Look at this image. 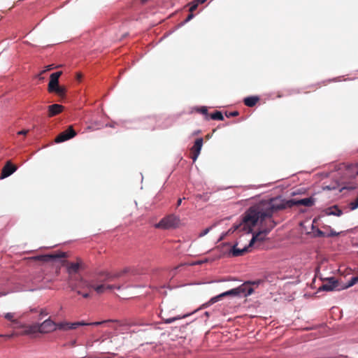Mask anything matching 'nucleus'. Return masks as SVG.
Masks as SVG:
<instances>
[{
	"mask_svg": "<svg viewBox=\"0 0 358 358\" xmlns=\"http://www.w3.org/2000/svg\"><path fill=\"white\" fill-rule=\"evenodd\" d=\"M238 243H236L233 246H231V243L229 242L222 243L220 247L222 248V253L223 255H227L230 257H240L243 255L245 253L250 252L246 246L243 248H237ZM222 257V255L219 256V258Z\"/></svg>",
	"mask_w": 358,
	"mask_h": 358,
	"instance_id": "nucleus-6",
	"label": "nucleus"
},
{
	"mask_svg": "<svg viewBox=\"0 0 358 358\" xmlns=\"http://www.w3.org/2000/svg\"><path fill=\"white\" fill-rule=\"evenodd\" d=\"M29 132V130L28 129H22L19 131H17V134L18 135H23V136H26Z\"/></svg>",
	"mask_w": 358,
	"mask_h": 358,
	"instance_id": "nucleus-47",
	"label": "nucleus"
},
{
	"mask_svg": "<svg viewBox=\"0 0 358 358\" xmlns=\"http://www.w3.org/2000/svg\"><path fill=\"white\" fill-rule=\"evenodd\" d=\"M225 281H227V280H226V279L222 278V279H220V280H216L215 282H225Z\"/></svg>",
	"mask_w": 358,
	"mask_h": 358,
	"instance_id": "nucleus-55",
	"label": "nucleus"
},
{
	"mask_svg": "<svg viewBox=\"0 0 358 358\" xmlns=\"http://www.w3.org/2000/svg\"><path fill=\"white\" fill-rule=\"evenodd\" d=\"M128 272L129 268H125L122 271L115 273L106 271H97L90 274L87 279L83 276H79L77 278V287L81 289H89V292H83L81 290L78 289L76 293L85 299H89L92 296V292L100 295L107 290H120L122 289V285H110L107 282L119 278Z\"/></svg>",
	"mask_w": 358,
	"mask_h": 358,
	"instance_id": "nucleus-1",
	"label": "nucleus"
},
{
	"mask_svg": "<svg viewBox=\"0 0 358 358\" xmlns=\"http://www.w3.org/2000/svg\"><path fill=\"white\" fill-rule=\"evenodd\" d=\"M69 330L70 329H76L77 328L79 327V324L78 323V322H69Z\"/></svg>",
	"mask_w": 358,
	"mask_h": 358,
	"instance_id": "nucleus-40",
	"label": "nucleus"
},
{
	"mask_svg": "<svg viewBox=\"0 0 358 358\" xmlns=\"http://www.w3.org/2000/svg\"><path fill=\"white\" fill-rule=\"evenodd\" d=\"M222 121L224 120V115L220 110H215L209 115V120Z\"/></svg>",
	"mask_w": 358,
	"mask_h": 358,
	"instance_id": "nucleus-28",
	"label": "nucleus"
},
{
	"mask_svg": "<svg viewBox=\"0 0 358 358\" xmlns=\"http://www.w3.org/2000/svg\"><path fill=\"white\" fill-rule=\"evenodd\" d=\"M193 110L196 112L202 114L204 115V118L206 120H209V113L208 110V107L206 106H195L193 108Z\"/></svg>",
	"mask_w": 358,
	"mask_h": 358,
	"instance_id": "nucleus-25",
	"label": "nucleus"
},
{
	"mask_svg": "<svg viewBox=\"0 0 358 358\" xmlns=\"http://www.w3.org/2000/svg\"><path fill=\"white\" fill-rule=\"evenodd\" d=\"M229 232L228 231H224L222 232L220 235V237L219 238L217 239V241L220 242V241H222V240H224L228 235H229Z\"/></svg>",
	"mask_w": 358,
	"mask_h": 358,
	"instance_id": "nucleus-42",
	"label": "nucleus"
},
{
	"mask_svg": "<svg viewBox=\"0 0 358 358\" xmlns=\"http://www.w3.org/2000/svg\"><path fill=\"white\" fill-rule=\"evenodd\" d=\"M254 227L255 226H252V224H250L249 226H244L242 227V231H245L247 234H252V236H257V242H264L266 240V238L263 236L259 231H254Z\"/></svg>",
	"mask_w": 358,
	"mask_h": 358,
	"instance_id": "nucleus-20",
	"label": "nucleus"
},
{
	"mask_svg": "<svg viewBox=\"0 0 358 358\" xmlns=\"http://www.w3.org/2000/svg\"><path fill=\"white\" fill-rule=\"evenodd\" d=\"M249 210V208L245 210V212L242 215V218H241V221L240 222V223L238 224H234L232 225V227L229 229V230L227 231L229 232V234H231L233 233H234L237 229H238L241 226H243V227L244 226H248V224H252V226H257V225H262L264 222H257V223H254L252 220H246V218H247V213H248V211Z\"/></svg>",
	"mask_w": 358,
	"mask_h": 358,
	"instance_id": "nucleus-13",
	"label": "nucleus"
},
{
	"mask_svg": "<svg viewBox=\"0 0 358 358\" xmlns=\"http://www.w3.org/2000/svg\"><path fill=\"white\" fill-rule=\"evenodd\" d=\"M305 189L304 188H300V189H298L295 191H293L292 193H291V196H294L296 195H299V194H302L303 193H305Z\"/></svg>",
	"mask_w": 358,
	"mask_h": 358,
	"instance_id": "nucleus-38",
	"label": "nucleus"
},
{
	"mask_svg": "<svg viewBox=\"0 0 358 358\" xmlns=\"http://www.w3.org/2000/svg\"><path fill=\"white\" fill-rule=\"evenodd\" d=\"M173 322H176V318H174V317L164 320V323H165V324H171Z\"/></svg>",
	"mask_w": 358,
	"mask_h": 358,
	"instance_id": "nucleus-45",
	"label": "nucleus"
},
{
	"mask_svg": "<svg viewBox=\"0 0 358 358\" xmlns=\"http://www.w3.org/2000/svg\"><path fill=\"white\" fill-rule=\"evenodd\" d=\"M77 135L72 125H69L66 130L59 134L55 138L56 143H61L72 139Z\"/></svg>",
	"mask_w": 358,
	"mask_h": 358,
	"instance_id": "nucleus-12",
	"label": "nucleus"
},
{
	"mask_svg": "<svg viewBox=\"0 0 358 358\" xmlns=\"http://www.w3.org/2000/svg\"><path fill=\"white\" fill-rule=\"evenodd\" d=\"M64 106L59 103H53L48 107V112L50 116H55L59 114L64 110Z\"/></svg>",
	"mask_w": 358,
	"mask_h": 358,
	"instance_id": "nucleus-22",
	"label": "nucleus"
},
{
	"mask_svg": "<svg viewBox=\"0 0 358 358\" xmlns=\"http://www.w3.org/2000/svg\"><path fill=\"white\" fill-rule=\"evenodd\" d=\"M358 283V275L351 277L348 282L341 287V289H346Z\"/></svg>",
	"mask_w": 358,
	"mask_h": 358,
	"instance_id": "nucleus-27",
	"label": "nucleus"
},
{
	"mask_svg": "<svg viewBox=\"0 0 358 358\" xmlns=\"http://www.w3.org/2000/svg\"><path fill=\"white\" fill-rule=\"evenodd\" d=\"M267 218L264 220L266 221ZM268 222H267V227L268 228H271V230H272L276 225L277 222L273 219V216L271 217L268 218Z\"/></svg>",
	"mask_w": 358,
	"mask_h": 358,
	"instance_id": "nucleus-32",
	"label": "nucleus"
},
{
	"mask_svg": "<svg viewBox=\"0 0 358 358\" xmlns=\"http://www.w3.org/2000/svg\"><path fill=\"white\" fill-rule=\"evenodd\" d=\"M213 226H210V227H208L206 229H204L200 234H199V237H203L204 236H206V234H208L210 231L211 229H213Z\"/></svg>",
	"mask_w": 358,
	"mask_h": 358,
	"instance_id": "nucleus-39",
	"label": "nucleus"
},
{
	"mask_svg": "<svg viewBox=\"0 0 358 358\" xmlns=\"http://www.w3.org/2000/svg\"><path fill=\"white\" fill-rule=\"evenodd\" d=\"M19 331L17 333H13L10 334H0V337H3L7 339H11L14 336L21 335L22 329H17Z\"/></svg>",
	"mask_w": 358,
	"mask_h": 358,
	"instance_id": "nucleus-33",
	"label": "nucleus"
},
{
	"mask_svg": "<svg viewBox=\"0 0 358 358\" xmlns=\"http://www.w3.org/2000/svg\"><path fill=\"white\" fill-rule=\"evenodd\" d=\"M69 322H55V331L56 330H69Z\"/></svg>",
	"mask_w": 358,
	"mask_h": 358,
	"instance_id": "nucleus-29",
	"label": "nucleus"
},
{
	"mask_svg": "<svg viewBox=\"0 0 358 358\" xmlns=\"http://www.w3.org/2000/svg\"><path fill=\"white\" fill-rule=\"evenodd\" d=\"M325 229H329V233L328 234H326V237H334V236H339L340 234H343V231H341V232H336L334 229H333L331 228V226H329V225H324L323 227Z\"/></svg>",
	"mask_w": 358,
	"mask_h": 358,
	"instance_id": "nucleus-30",
	"label": "nucleus"
},
{
	"mask_svg": "<svg viewBox=\"0 0 358 358\" xmlns=\"http://www.w3.org/2000/svg\"><path fill=\"white\" fill-rule=\"evenodd\" d=\"M324 282L318 288L317 292H333V291H341L343 290L340 287V282L334 276H331L324 278Z\"/></svg>",
	"mask_w": 358,
	"mask_h": 358,
	"instance_id": "nucleus-9",
	"label": "nucleus"
},
{
	"mask_svg": "<svg viewBox=\"0 0 358 358\" xmlns=\"http://www.w3.org/2000/svg\"><path fill=\"white\" fill-rule=\"evenodd\" d=\"M4 318L10 322V326L12 328L15 329H22L25 331V327H27V324L22 323L18 320L14 319V313H6L3 315Z\"/></svg>",
	"mask_w": 358,
	"mask_h": 358,
	"instance_id": "nucleus-17",
	"label": "nucleus"
},
{
	"mask_svg": "<svg viewBox=\"0 0 358 358\" xmlns=\"http://www.w3.org/2000/svg\"><path fill=\"white\" fill-rule=\"evenodd\" d=\"M48 313L45 310L41 309L40 311V318L41 319L44 316L47 315Z\"/></svg>",
	"mask_w": 358,
	"mask_h": 358,
	"instance_id": "nucleus-49",
	"label": "nucleus"
},
{
	"mask_svg": "<svg viewBox=\"0 0 358 358\" xmlns=\"http://www.w3.org/2000/svg\"><path fill=\"white\" fill-rule=\"evenodd\" d=\"M62 71H57L50 75L48 91L55 94L61 101L67 99L68 87L66 85L59 84V77L62 75Z\"/></svg>",
	"mask_w": 358,
	"mask_h": 358,
	"instance_id": "nucleus-3",
	"label": "nucleus"
},
{
	"mask_svg": "<svg viewBox=\"0 0 358 358\" xmlns=\"http://www.w3.org/2000/svg\"><path fill=\"white\" fill-rule=\"evenodd\" d=\"M107 322H108L107 320H101V321H98V322H89V325L90 326H99L102 324L106 323Z\"/></svg>",
	"mask_w": 358,
	"mask_h": 358,
	"instance_id": "nucleus-41",
	"label": "nucleus"
},
{
	"mask_svg": "<svg viewBox=\"0 0 358 358\" xmlns=\"http://www.w3.org/2000/svg\"><path fill=\"white\" fill-rule=\"evenodd\" d=\"M322 212L324 213V215L327 216L334 215L336 217H340L343 214V210L341 209L339 206L336 204L324 208L322 210Z\"/></svg>",
	"mask_w": 358,
	"mask_h": 358,
	"instance_id": "nucleus-19",
	"label": "nucleus"
},
{
	"mask_svg": "<svg viewBox=\"0 0 358 358\" xmlns=\"http://www.w3.org/2000/svg\"><path fill=\"white\" fill-rule=\"evenodd\" d=\"M203 314H204V315H205V316H206L207 317H208L210 316V312H208V311H206V312H204V313H203Z\"/></svg>",
	"mask_w": 358,
	"mask_h": 358,
	"instance_id": "nucleus-54",
	"label": "nucleus"
},
{
	"mask_svg": "<svg viewBox=\"0 0 358 358\" xmlns=\"http://www.w3.org/2000/svg\"><path fill=\"white\" fill-rule=\"evenodd\" d=\"M201 132L200 130H196V131H194V133H193V135H197L198 134H199Z\"/></svg>",
	"mask_w": 358,
	"mask_h": 358,
	"instance_id": "nucleus-56",
	"label": "nucleus"
},
{
	"mask_svg": "<svg viewBox=\"0 0 358 358\" xmlns=\"http://www.w3.org/2000/svg\"><path fill=\"white\" fill-rule=\"evenodd\" d=\"M63 264L65 265L66 271L69 275V278L72 280L78 282L77 278L81 276L80 272L84 271L86 268V265L80 258H78L76 262L65 261Z\"/></svg>",
	"mask_w": 358,
	"mask_h": 358,
	"instance_id": "nucleus-5",
	"label": "nucleus"
},
{
	"mask_svg": "<svg viewBox=\"0 0 358 358\" xmlns=\"http://www.w3.org/2000/svg\"><path fill=\"white\" fill-rule=\"evenodd\" d=\"M235 297H247L250 296L254 292V289L249 286L246 281L244 282L242 285L232 288Z\"/></svg>",
	"mask_w": 358,
	"mask_h": 358,
	"instance_id": "nucleus-11",
	"label": "nucleus"
},
{
	"mask_svg": "<svg viewBox=\"0 0 358 358\" xmlns=\"http://www.w3.org/2000/svg\"><path fill=\"white\" fill-rule=\"evenodd\" d=\"M296 206V199H282L281 196L262 199L249 207L246 220H252L255 224L258 221L264 222L271 217L274 213Z\"/></svg>",
	"mask_w": 358,
	"mask_h": 358,
	"instance_id": "nucleus-2",
	"label": "nucleus"
},
{
	"mask_svg": "<svg viewBox=\"0 0 358 358\" xmlns=\"http://www.w3.org/2000/svg\"><path fill=\"white\" fill-rule=\"evenodd\" d=\"M78 323L79 324V327L90 326L89 322H86L84 320L78 321Z\"/></svg>",
	"mask_w": 358,
	"mask_h": 358,
	"instance_id": "nucleus-50",
	"label": "nucleus"
},
{
	"mask_svg": "<svg viewBox=\"0 0 358 358\" xmlns=\"http://www.w3.org/2000/svg\"><path fill=\"white\" fill-rule=\"evenodd\" d=\"M263 282H264V280H262V279L246 281V283H248L249 285V286H250V287H251V285H255L256 287H258L260 285H262Z\"/></svg>",
	"mask_w": 358,
	"mask_h": 358,
	"instance_id": "nucleus-31",
	"label": "nucleus"
},
{
	"mask_svg": "<svg viewBox=\"0 0 358 358\" xmlns=\"http://www.w3.org/2000/svg\"><path fill=\"white\" fill-rule=\"evenodd\" d=\"M195 17V15L193 13H190L188 14V15L187 16V17L182 21L180 23H179L177 27H176V29L170 32H169L168 34H166L164 37H166V36H169V34H172L176 29H179L182 27H183L185 24H187V22H189L190 20H192L194 17Z\"/></svg>",
	"mask_w": 358,
	"mask_h": 358,
	"instance_id": "nucleus-26",
	"label": "nucleus"
},
{
	"mask_svg": "<svg viewBox=\"0 0 358 358\" xmlns=\"http://www.w3.org/2000/svg\"><path fill=\"white\" fill-rule=\"evenodd\" d=\"M203 145V138H197L194 142V145L190 148V152H191V159H192L193 162H195L199 157L202 147Z\"/></svg>",
	"mask_w": 358,
	"mask_h": 358,
	"instance_id": "nucleus-14",
	"label": "nucleus"
},
{
	"mask_svg": "<svg viewBox=\"0 0 358 358\" xmlns=\"http://www.w3.org/2000/svg\"><path fill=\"white\" fill-rule=\"evenodd\" d=\"M148 122H151V124H152L155 120L152 117H139L138 119H134L132 120H124L123 121V123H127V122H139L141 123L138 126L136 127V128H142V129H153L151 125H149Z\"/></svg>",
	"mask_w": 358,
	"mask_h": 358,
	"instance_id": "nucleus-15",
	"label": "nucleus"
},
{
	"mask_svg": "<svg viewBox=\"0 0 358 358\" xmlns=\"http://www.w3.org/2000/svg\"><path fill=\"white\" fill-rule=\"evenodd\" d=\"M17 170V167L14 165L10 161L6 162L3 167L2 168L0 178L5 179L10 176Z\"/></svg>",
	"mask_w": 358,
	"mask_h": 358,
	"instance_id": "nucleus-18",
	"label": "nucleus"
},
{
	"mask_svg": "<svg viewBox=\"0 0 358 358\" xmlns=\"http://www.w3.org/2000/svg\"><path fill=\"white\" fill-rule=\"evenodd\" d=\"M198 5L204 3L207 0H194Z\"/></svg>",
	"mask_w": 358,
	"mask_h": 358,
	"instance_id": "nucleus-52",
	"label": "nucleus"
},
{
	"mask_svg": "<svg viewBox=\"0 0 358 358\" xmlns=\"http://www.w3.org/2000/svg\"><path fill=\"white\" fill-rule=\"evenodd\" d=\"M209 262V259L205 258L203 259L198 260L194 263V265H201L203 264L207 263Z\"/></svg>",
	"mask_w": 358,
	"mask_h": 358,
	"instance_id": "nucleus-43",
	"label": "nucleus"
},
{
	"mask_svg": "<svg viewBox=\"0 0 358 358\" xmlns=\"http://www.w3.org/2000/svg\"><path fill=\"white\" fill-rule=\"evenodd\" d=\"M277 96H278V98H280V97H282V94H278V95Z\"/></svg>",
	"mask_w": 358,
	"mask_h": 358,
	"instance_id": "nucleus-57",
	"label": "nucleus"
},
{
	"mask_svg": "<svg viewBox=\"0 0 358 358\" xmlns=\"http://www.w3.org/2000/svg\"><path fill=\"white\" fill-rule=\"evenodd\" d=\"M189 7V11L193 13L199 6V5L193 0L188 3Z\"/></svg>",
	"mask_w": 358,
	"mask_h": 358,
	"instance_id": "nucleus-34",
	"label": "nucleus"
},
{
	"mask_svg": "<svg viewBox=\"0 0 358 358\" xmlns=\"http://www.w3.org/2000/svg\"><path fill=\"white\" fill-rule=\"evenodd\" d=\"M257 236H252V238L250 240L248 244L245 245L249 250H250V248H252L255 243H257Z\"/></svg>",
	"mask_w": 358,
	"mask_h": 358,
	"instance_id": "nucleus-35",
	"label": "nucleus"
},
{
	"mask_svg": "<svg viewBox=\"0 0 358 358\" xmlns=\"http://www.w3.org/2000/svg\"><path fill=\"white\" fill-rule=\"evenodd\" d=\"M55 331V322L50 317L45 320L41 323H34L31 325H27L25 327V331H23L20 334L23 336H33L37 333L47 334Z\"/></svg>",
	"mask_w": 358,
	"mask_h": 358,
	"instance_id": "nucleus-4",
	"label": "nucleus"
},
{
	"mask_svg": "<svg viewBox=\"0 0 358 358\" xmlns=\"http://www.w3.org/2000/svg\"><path fill=\"white\" fill-rule=\"evenodd\" d=\"M238 115H239V113L237 110H234V111H230V112L226 111L225 112V115L227 117H236Z\"/></svg>",
	"mask_w": 358,
	"mask_h": 358,
	"instance_id": "nucleus-37",
	"label": "nucleus"
},
{
	"mask_svg": "<svg viewBox=\"0 0 358 358\" xmlns=\"http://www.w3.org/2000/svg\"><path fill=\"white\" fill-rule=\"evenodd\" d=\"M55 68H56V66L54 64H49V65L45 66V71H50V70H52V69H54Z\"/></svg>",
	"mask_w": 358,
	"mask_h": 358,
	"instance_id": "nucleus-48",
	"label": "nucleus"
},
{
	"mask_svg": "<svg viewBox=\"0 0 358 358\" xmlns=\"http://www.w3.org/2000/svg\"><path fill=\"white\" fill-rule=\"evenodd\" d=\"M194 313V312L191 313H187V314H184V315H176V316H175V317H174V318H176V321H177V320H180V319L185 318V317H188V316L191 315H192V314H193Z\"/></svg>",
	"mask_w": 358,
	"mask_h": 358,
	"instance_id": "nucleus-44",
	"label": "nucleus"
},
{
	"mask_svg": "<svg viewBox=\"0 0 358 358\" xmlns=\"http://www.w3.org/2000/svg\"><path fill=\"white\" fill-rule=\"evenodd\" d=\"M271 228H268L267 226L264 229H259V231L263 236H266L271 232Z\"/></svg>",
	"mask_w": 358,
	"mask_h": 358,
	"instance_id": "nucleus-36",
	"label": "nucleus"
},
{
	"mask_svg": "<svg viewBox=\"0 0 358 358\" xmlns=\"http://www.w3.org/2000/svg\"><path fill=\"white\" fill-rule=\"evenodd\" d=\"M185 199V198H183V199ZM182 199L179 198V199H178V201H177L176 207L180 206L181 205V203H182Z\"/></svg>",
	"mask_w": 358,
	"mask_h": 358,
	"instance_id": "nucleus-53",
	"label": "nucleus"
},
{
	"mask_svg": "<svg viewBox=\"0 0 358 358\" xmlns=\"http://www.w3.org/2000/svg\"><path fill=\"white\" fill-rule=\"evenodd\" d=\"M356 186L353 185H345L341 186V183L338 181H334L328 185H325L323 187L324 190H338L339 192H342L344 189L346 190H354L355 189Z\"/></svg>",
	"mask_w": 358,
	"mask_h": 358,
	"instance_id": "nucleus-16",
	"label": "nucleus"
},
{
	"mask_svg": "<svg viewBox=\"0 0 358 358\" xmlns=\"http://www.w3.org/2000/svg\"><path fill=\"white\" fill-rule=\"evenodd\" d=\"M357 174H358V171H357Z\"/></svg>",
	"mask_w": 358,
	"mask_h": 358,
	"instance_id": "nucleus-58",
	"label": "nucleus"
},
{
	"mask_svg": "<svg viewBox=\"0 0 358 358\" xmlns=\"http://www.w3.org/2000/svg\"><path fill=\"white\" fill-rule=\"evenodd\" d=\"M235 297L233 289L223 292L216 296L211 297L207 302L203 303L198 310L207 308L211 305L222 301L225 297Z\"/></svg>",
	"mask_w": 358,
	"mask_h": 358,
	"instance_id": "nucleus-10",
	"label": "nucleus"
},
{
	"mask_svg": "<svg viewBox=\"0 0 358 358\" xmlns=\"http://www.w3.org/2000/svg\"><path fill=\"white\" fill-rule=\"evenodd\" d=\"M117 124V122H116L115 121H113V122H111L110 123L106 124L105 127H106L114 128Z\"/></svg>",
	"mask_w": 358,
	"mask_h": 358,
	"instance_id": "nucleus-46",
	"label": "nucleus"
},
{
	"mask_svg": "<svg viewBox=\"0 0 358 358\" xmlns=\"http://www.w3.org/2000/svg\"><path fill=\"white\" fill-rule=\"evenodd\" d=\"M315 203V199L313 196L307 198H303L300 199H296V206H304L306 207H311Z\"/></svg>",
	"mask_w": 358,
	"mask_h": 358,
	"instance_id": "nucleus-23",
	"label": "nucleus"
},
{
	"mask_svg": "<svg viewBox=\"0 0 358 358\" xmlns=\"http://www.w3.org/2000/svg\"><path fill=\"white\" fill-rule=\"evenodd\" d=\"M341 80V77L338 76V77L334 78L332 79H329L328 81L329 82H339Z\"/></svg>",
	"mask_w": 358,
	"mask_h": 358,
	"instance_id": "nucleus-51",
	"label": "nucleus"
},
{
	"mask_svg": "<svg viewBox=\"0 0 358 358\" xmlns=\"http://www.w3.org/2000/svg\"><path fill=\"white\" fill-rule=\"evenodd\" d=\"M66 257H67V255L65 252L58 251L55 253L38 255L34 258L43 262H60L63 264L64 259Z\"/></svg>",
	"mask_w": 358,
	"mask_h": 358,
	"instance_id": "nucleus-8",
	"label": "nucleus"
},
{
	"mask_svg": "<svg viewBox=\"0 0 358 358\" xmlns=\"http://www.w3.org/2000/svg\"><path fill=\"white\" fill-rule=\"evenodd\" d=\"M179 223V217L171 214L161 219L159 222L155 224V227L163 229H176L178 227Z\"/></svg>",
	"mask_w": 358,
	"mask_h": 358,
	"instance_id": "nucleus-7",
	"label": "nucleus"
},
{
	"mask_svg": "<svg viewBox=\"0 0 358 358\" xmlns=\"http://www.w3.org/2000/svg\"><path fill=\"white\" fill-rule=\"evenodd\" d=\"M315 222L316 218H314L313 224H311V231L307 232V234L310 235L313 238L326 237V233L314 224Z\"/></svg>",
	"mask_w": 358,
	"mask_h": 358,
	"instance_id": "nucleus-21",
	"label": "nucleus"
},
{
	"mask_svg": "<svg viewBox=\"0 0 358 358\" xmlns=\"http://www.w3.org/2000/svg\"><path fill=\"white\" fill-rule=\"evenodd\" d=\"M260 100V97L257 95H251L243 99L244 104L248 107L255 106Z\"/></svg>",
	"mask_w": 358,
	"mask_h": 358,
	"instance_id": "nucleus-24",
	"label": "nucleus"
}]
</instances>
